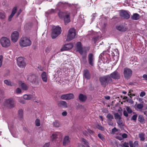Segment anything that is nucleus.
Returning <instances> with one entry per match:
<instances>
[{"instance_id":"1","label":"nucleus","mask_w":147,"mask_h":147,"mask_svg":"<svg viewBox=\"0 0 147 147\" xmlns=\"http://www.w3.org/2000/svg\"><path fill=\"white\" fill-rule=\"evenodd\" d=\"M71 13V12L69 11L62 12L60 11L58 13V15L60 18H63L65 24H66L71 21L70 17Z\"/></svg>"},{"instance_id":"2","label":"nucleus","mask_w":147,"mask_h":147,"mask_svg":"<svg viewBox=\"0 0 147 147\" xmlns=\"http://www.w3.org/2000/svg\"><path fill=\"white\" fill-rule=\"evenodd\" d=\"M99 80L101 85L104 87L113 82L112 79L109 75L100 77Z\"/></svg>"},{"instance_id":"3","label":"nucleus","mask_w":147,"mask_h":147,"mask_svg":"<svg viewBox=\"0 0 147 147\" xmlns=\"http://www.w3.org/2000/svg\"><path fill=\"white\" fill-rule=\"evenodd\" d=\"M19 44L21 47H27L31 45V42L29 38L26 37H23L21 38Z\"/></svg>"},{"instance_id":"4","label":"nucleus","mask_w":147,"mask_h":147,"mask_svg":"<svg viewBox=\"0 0 147 147\" xmlns=\"http://www.w3.org/2000/svg\"><path fill=\"white\" fill-rule=\"evenodd\" d=\"M61 28L59 26H57L54 28L52 30L51 37L53 39H54L58 36L61 32Z\"/></svg>"},{"instance_id":"5","label":"nucleus","mask_w":147,"mask_h":147,"mask_svg":"<svg viewBox=\"0 0 147 147\" xmlns=\"http://www.w3.org/2000/svg\"><path fill=\"white\" fill-rule=\"evenodd\" d=\"M76 35L75 29L73 28L70 29L68 32L66 40L68 41L71 40L74 38Z\"/></svg>"},{"instance_id":"6","label":"nucleus","mask_w":147,"mask_h":147,"mask_svg":"<svg viewBox=\"0 0 147 147\" xmlns=\"http://www.w3.org/2000/svg\"><path fill=\"white\" fill-rule=\"evenodd\" d=\"M0 42L1 45L4 47H8L11 45L9 39L6 37L1 38L0 40Z\"/></svg>"},{"instance_id":"7","label":"nucleus","mask_w":147,"mask_h":147,"mask_svg":"<svg viewBox=\"0 0 147 147\" xmlns=\"http://www.w3.org/2000/svg\"><path fill=\"white\" fill-rule=\"evenodd\" d=\"M123 73L124 77L126 79H128L132 76V71L130 69L125 68L123 69Z\"/></svg>"},{"instance_id":"8","label":"nucleus","mask_w":147,"mask_h":147,"mask_svg":"<svg viewBox=\"0 0 147 147\" xmlns=\"http://www.w3.org/2000/svg\"><path fill=\"white\" fill-rule=\"evenodd\" d=\"M5 107L9 108H12L14 107V100L12 98H9L6 100L4 103Z\"/></svg>"},{"instance_id":"9","label":"nucleus","mask_w":147,"mask_h":147,"mask_svg":"<svg viewBox=\"0 0 147 147\" xmlns=\"http://www.w3.org/2000/svg\"><path fill=\"white\" fill-rule=\"evenodd\" d=\"M19 34L17 31L13 32L11 34V41L14 43L16 42L19 38Z\"/></svg>"},{"instance_id":"10","label":"nucleus","mask_w":147,"mask_h":147,"mask_svg":"<svg viewBox=\"0 0 147 147\" xmlns=\"http://www.w3.org/2000/svg\"><path fill=\"white\" fill-rule=\"evenodd\" d=\"M17 61L18 65L20 67H23L26 65V60L22 57H18Z\"/></svg>"},{"instance_id":"11","label":"nucleus","mask_w":147,"mask_h":147,"mask_svg":"<svg viewBox=\"0 0 147 147\" xmlns=\"http://www.w3.org/2000/svg\"><path fill=\"white\" fill-rule=\"evenodd\" d=\"M60 98L62 99L68 100L74 98V95L72 93H69L61 95Z\"/></svg>"},{"instance_id":"12","label":"nucleus","mask_w":147,"mask_h":147,"mask_svg":"<svg viewBox=\"0 0 147 147\" xmlns=\"http://www.w3.org/2000/svg\"><path fill=\"white\" fill-rule=\"evenodd\" d=\"M109 76L111 78L115 80H118L120 77V74L116 70L111 73Z\"/></svg>"},{"instance_id":"13","label":"nucleus","mask_w":147,"mask_h":147,"mask_svg":"<svg viewBox=\"0 0 147 147\" xmlns=\"http://www.w3.org/2000/svg\"><path fill=\"white\" fill-rule=\"evenodd\" d=\"M120 16L122 18L127 19L130 18L129 14L126 11H121L120 12Z\"/></svg>"},{"instance_id":"14","label":"nucleus","mask_w":147,"mask_h":147,"mask_svg":"<svg viewBox=\"0 0 147 147\" xmlns=\"http://www.w3.org/2000/svg\"><path fill=\"white\" fill-rule=\"evenodd\" d=\"M74 45L72 43H70L65 45L61 49L62 51L67 50L71 49Z\"/></svg>"},{"instance_id":"15","label":"nucleus","mask_w":147,"mask_h":147,"mask_svg":"<svg viewBox=\"0 0 147 147\" xmlns=\"http://www.w3.org/2000/svg\"><path fill=\"white\" fill-rule=\"evenodd\" d=\"M83 78L87 80L89 79L91 77V75L89 71L86 69L84 70L83 74Z\"/></svg>"},{"instance_id":"16","label":"nucleus","mask_w":147,"mask_h":147,"mask_svg":"<svg viewBox=\"0 0 147 147\" xmlns=\"http://www.w3.org/2000/svg\"><path fill=\"white\" fill-rule=\"evenodd\" d=\"M76 48L79 53L82 54L83 53L82 49L81 43L80 42H78L76 44Z\"/></svg>"},{"instance_id":"17","label":"nucleus","mask_w":147,"mask_h":147,"mask_svg":"<svg viewBox=\"0 0 147 147\" xmlns=\"http://www.w3.org/2000/svg\"><path fill=\"white\" fill-rule=\"evenodd\" d=\"M88 58V62L89 64L92 66L93 65L94 59L93 54L92 53H90L89 55Z\"/></svg>"},{"instance_id":"18","label":"nucleus","mask_w":147,"mask_h":147,"mask_svg":"<svg viewBox=\"0 0 147 147\" xmlns=\"http://www.w3.org/2000/svg\"><path fill=\"white\" fill-rule=\"evenodd\" d=\"M23 98L24 99L27 100H30L32 99L35 98V95L34 94H24L23 96Z\"/></svg>"},{"instance_id":"19","label":"nucleus","mask_w":147,"mask_h":147,"mask_svg":"<svg viewBox=\"0 0 147 147\" xmlns=\"http://www.w3.org/2000/svg\"><path fill=\"white\" fill-rule=\"evenodd\" d=\"M116 28L118 30L121 32L125 31L127 29V27L123 25L117 26H116Z\"/></svg>"},{"instance_id":"20","label":"nucleus","mask_w":147,"mask_h":147,"mask_svg":"<svg viewBox=\"0 0 147 147\" xmlns=\"http://www.w3.org/2000/svg\"><path fill=\"white\" fill-rule=\"evenodd\" d=\"M70 142V138L68 136H67L64 138L63 141V145L65 146L68 145Z\"/></svg>"},{"instance_id":"21","label":"nucleus","mask_w":147,"mask_h":147,"mask_svg":"<svg viewBox=\"0 0 147 147\" xmlns=\"http://www.w3.org/2000/svg\"><path fill=\"white\" fill-rule=\"evenodd\" d=\"M17 8L16 7H14L13 8L12 10L11 13L8 18V20L9 21H10L11 20L12 18L17 12Z\"/></svg>"},{"instance_id":"22","label":"nucleus","mask_w":147,"mask_h":147,"mask_svg":"<svg viewBox=\"0 0 147 147\" xmlns=\"http://www.w3.org/2000/svg\"><path fill=\"white\" fill-rule=\"evenodd\" d=\"M41 77L42 81L45 82H47V78L46 73L43 71L41 74Z\"/></svg>"},{"instance_id":"23","label":"nucleus","mask_w":147,"mask_h":147,"mask_svg":"<svg viewBox=\"0 0 147 147\" xmlns=\"http://www.w3.org/2000/svg\"><path fill=\"white\" fill-rule=\"evenodd\" d=\"M79 100L82 102H84L87 99L86 96L82 94H80L79 96Z\"/></svg>"},{"instance_id":"24","label":"nucleus","mask_w":147,"mask_h":147,"mask_svg":"<svg viewBox=\"0 0 147 147\" xmlns=\"http://www.w3.org/2000/svg\"><path fill=\"white\" fill-rule=\"evenodd\" d=\"M144 105L142 104L139 103L137 105L136 109L137 111H141L142 110V109Z\"/></svg>"},{"instance_id":"25","label":"nucleus","mask_w":147,"mask_h":147,"mask_svg":"<svg viewBox=\"0 0 147 147\" xmlns=\"http://www.w3.org/2000/svg\"><path fill=\"white\" fill-rule=\"evenodd\" d=\"M20 86L22 87V89L24 90H27L28 88V87L27 86L26 84L22 82L20 83Z\"/></svg>"},{"instance_id":"26","label":"nucleus","mask_w":147,"mask_h":147,"mask_svg":"<svg viewBox=\"0 0 147 147\" xmlns=\"http://www.w3.org/2000/svg\"><path fill=\"white\" fill-rule=\"evenodd\" d=\"M140 17V15L139 14L137 13H135L133 15L131 18L133 20H137L139 19Z\"/></svg>"},{"instance_id":"27","label":"nucleus","mask_w":147,"mask_h":147,"mask_svg":"<svg viewBox=\"0 0 147 147\" xmlns=\"http://www.w3.org/2000/svg\"><path fill=\"white\" fill-rule=\"evenodd\" d=\"M59 104L63 106L64 107H67V104L66 102L64 101H61L59 102Z\"/></svg>"},{"instance_id":"28","label":"nucleus","mask_w":147,"mask_h":147,"mask_svg":"<svg viewBox=\"0 0 147 147\" xmlns=\"http://www.w3.org/2000/svg\"><path fill=\"white\" fill-rule=\"evenodd\" d=\"M57 138V135L56 133L53 134L51 137V139L52 141H54Z\"/></svg>"},{"instance_id":"29","label":"nucleus","mask_w":147,"mask_h":147,"mask_svg":"<svg viewBox=\"0 0 147 147\" xmlns=\"http://www.w3.org/2000/svg\"><path fill=\"white\" fill-rule=\"evenodd\" d=\"M53 125L56 127H58L60 126V123L59 121L57 120H55L53 122Z\"/></svg>"},{"instance_id":"30","label":"nucleus","mask_w":147,"mask_h":147,"mask_svg":"<svg viewBox=\"0 0 147 147\" xmlns=\"http://www.w3.org/2000/svg\"><path fill=\"white\" fill-rule=\"evenodd\" d=\"M4 83L7 85L11 86L12 85V83L9 80H6L4 81Z\"/></svg>"},{"instance_id":"31","label":"nucleus","mask_w":147,"mask_h":147,"mask_svg":"<svg viewBox=\"0 0 147 147\" xmlns=\"http://www.w3.org/2000/svg\"><path fill=\"white\" fill-rule=\"evenodd\" d=\"M144 134L142 133L139 134V137L140 140L141 141H144L145 140Z\"/></svg>"},{"instance_id":"32","label":"nucleus","mask_w":147,"mask_h":147,"mask_svg":"<svg viewBox=\"0 0 147 147\" xmlns=\"http://www.w3.org/2000/svg\"><path fill=\"white\" fill-rule=\"evenodd\" d=\"M114 115L115 116V117L116 120L121 119V117L118 113H115L114 114Z\"/></svg>"},{"instance_id":"33","label":"nucleus","mask_w":147,"mask_h":147,"mask_svg":"<svg viewBox=\"0 0 147 147\" xmlns=\"http://www.w3.org/2000/svg\"><path fill=\"white\" fill-rule=\"evenodd\" d=\"M107 117L109 120H111L112 119H113V115L111 114H110L109 113L107 115Z\"/></svg>"},{"instance_id":"34","label":"nucleus","mask_w":147,"mask_h":147,"mask_svg":"<svg viewBox=\"0 0 147 147\" xmlns=\"http://www.w3.org/2000/svg\"><path fill=\"white\" fill-rule=\"evenodd\" d=\"M18 114L20 117H22L23 115V111L22 109H20L18 111Z\"/></svg>"},{"instance_id":"35","label":"nucleus","mask_w":147,"mask_h":147,"mask_svg":"<svg viewBox=\"0 0 147 147\" xmlns=\"http://www.w3.org/2000/svg\"><path fill=\"white\" fill-rule=\"evenodd\" d=\"M5 17V15L4 13L0 12V18L2 19H4Z\"/></svg>"},{"instance_id":"36","label":"nucleus","mask_w":147,"mask_h":147,"mask_svg":"<svg viewBox=\"0 0 147 147\" xmlns=\"http://www.w3.org/2000/svg\"><path fill=\"white\" fill-rule=\"evenodd\" d=\"M35 123L36 125L37 126H39L40 125V120L38 119H37L35 121Z\"/></svg>"},{"instance_id":"37","label":"nucleus","mask_w":147,"mask_h":147,"mask_svg":"<svg viewBox=\"0 0 147 147\" xmlns=\"http://www.w3.org/2000/svg\"><path fill=\"white\" fill-rule=\"evenodd\" d=\"M138 120L140 122H143L144 120L143 116L141 115H139L138 117Z\"/></svg>"},{"instance_id":"38","label":"nucleus","mask_w":147,"mask_h":147,"mask_svg":"<svg viewBox=\"0 0 147 147\" xmlns=\"http://www.w3.org/2000/svg\"><path fill=\"white\" fill-rule=\"evenodd\" d=\"M96 127L97 128H98V129L102 131H103L104 130V128L102 126L98 124L96 126Z\"/></svg>"},{"instance_id":"39","label":"nucleus","mask_w":147,"mask_h":147,"mask_svg":"<svg viewBox=\"0 0 147 147\" xmlns=\"http://www.w3.org/2000/svg\"><path fill=\"white\" fill-rule=\"evenodd\" d=\"M126 109L129 113H131L132 112V110L129 107H127Z\"/></svg>"},{"instance_id":"40","label":"nucleus","mask_w":147,"mask_h":147,"mask_svg":"<svg viewBox=\"0 0 147 147\" xmlns=\"http://www.w3.org/2000/svg\"><path fill=\"white\" fill-rule=\"evenodd\" d=\"M115 53L113 52V54H112V55L113 56H117V55H119V53L118 50L117 49H115Z\"/></svg>"},{"instance_id":"41","label":"nucleus","mask_w":147,"mask_h":147,"mask_svg":"<svg viewBox=\"0 0 147 147\" xmlns=\"http://www.w3.org/2000/svg\"><path fill=\"white\" fill-rule=\"evenodd\" d=\"M118 131V129H117L115 127H114L112 130V134H114L116 133V132Z\"/></svg>"},{"instance_id":"42","label":"nucleus","mask_w":147,"mask_h":147,"mask_svg":"<svg viewBox=\"0 0 147 147\" xmlns=\"http://www.w3.org/2000/svg\"><path fill=\"white\" fill-rule=\"evenodd\" d=\"M3 57L2 55H0V67L2 65V62L3 61Z\"/></svg>"},{"instance_id":"43","label":"nucleus","mask_w":147,"mask_h":147,"mask_svg":"<svg viewBox=\"0 0 147 147\" xmlns=\"http://www.w3.org/2000/svg\"><path fill=\"white\" fill-rule=\"evenodd\" d=\"M98 137L100 138L103 141L104 140V138L102 136L101 134H98Z\"/></svg>"},{"instance_id":"44","label":"nucleus","mask_w":147,"mask_h":147,"mask_svg":"<svg viewBox=\"0 0 147 147\" xmlns=\"http://www.w3.org/2000/svg\"><path fill=\"white\" fill-rule=\"evenodd\" d=\"M16 92L17 94L20 93L21 92V90L19 88H18L16 90Z\"/></svg>"},{"instance_id":"45","label":"nucleus","mask_w":147,"mask_h":147,"mask_svg":"<svg viewBox=\"0 0 147 147\" xmlns=\"http://www.w3.org/2000/svg\"><path fill=\"white\" fill-rule=\"evenodd\" d=\"M146 95V93L144 91L141 92L140 94V96L141 97H143L145 96Z\"/></svg>"},{"instance_id":"46","label":"nucleus","mask_w":147,"mask_h":147,"mask_svg":"<svg viewBox=\"0 0 147 147\" xmlns=\"http://www.w3.org/2000/svg\"><path fill=\"white\" fill-rule=\"evenodd\" d=\"M117 123L119 125H121L122 124V121L121 120V119L117 120Z\"/></svg>"},{"instance_id":"47","label":"nucleus","mask_w":147,"mask_h":147,"mask_svg":"<svg viewBox=\"0 0 147 147\" xmlns=\"http://www.w3.org/2000/svg\"><path fill=\"white\" fill-rule=\"evenodd\" d=\"M87 131L89 134V135L93 134V131L89 129H87Z\"/></svg>"},{"instance_id":"48","label":"nucleus","mask_w":147,"mask_h":147,"mask_svg":"<svg viewBox=\"0 0 147 147\" xmlns=\"http://www.w3.org/2000/svg\"><path fill=\"white\" fill-rule=\"evenodd\" d=\"M18 100L22 104L25 103V101L23 100L22 99L20 98H18Z\"/></svg>"},{"instance_id":"49","label":"nucleus","mask_w":147,"mask_h":147,"mask_svg":"<svg viewBox=\"0 0 147 147\" xmlns=\"http://www.w3.org/2000/svg\"><path fill=\"white\" fill-rule=\"evenodd\" d=\"M142 77L144 80L147 81V74H144L142 76Z\"/></svg>"},{"instance_id":"50","label":"nucleus","mask_w":147,"mask_h":147,"mask_svg":"<svg viewBox=\"0 0 147 147\" xmlns=\"http://www.w3.org/2000/svg\"><path fill=\"white\" fill-rule=\"evenodd\" d=\"M123 146L124 147H129L128 146V144L126 142H124L123 143Z\"/></svg>"},{"instance_id":"51","label":"nucleus","mask_w":147,"mask_h":147,"mask_svg":"<svg viewBox=\"0 0 147 147\" xmlns=\"http://www.w3.org/2000/svg\"><path fill=\"white\" fill-rule=\"evenodd\" d=\"M137 115H133L132 117V119L134 120H135L137 118Z\"/></svg>"},{"instance_id":"52","label":"nucleus","mask_w":147,"mask_h":147,"mask_svg":"<svg viewBox=\"0 0 147 147\" xmlns=\"http://www.w3.org/2000/svg\"><path fill=\"white\" fill-rule=\"evenodd\" d=\"M123 114L124 116L125 117H127L128 116V114L127 112L125 111H124L123 112Z\"/></svg>"},{"instance_id":"53","label":"nucleus","mask_w":147,"mask_h":147,"mask_svg":"<svg viewBox=\"0 0 147 147\" xmlns=\"http://www.w3.org/2000/svg\"><path fill=\"white\" fill-rule=\"evenodd\" d=\"M54 10L53 9H51V10H49L48 11L47 13H53L54 12Z\"/></svg>"},{"instance_id":"54","label":"nucleus","mask_w":147,"mask_h":147,"mask_svg":"<svg viewBox=\"0 0 147 147\" xmlns=\"http://www.w3.org/2000/svg\"><path fill=\"white\" fill-rule=\"evenodd\" d=\"M122 136L123 138H125L127 137V135L126 134L124 133L122 134Z\"/></svg>"},{"instance_id":"55","label":"nucleus","mask_w":147,"mask_h":147,"mask_svg":"<svg viewBox=\"0 0 147 147\" xmlns=\"http://www.w3.org/2000/svg\"><path fill=\"white\" fill-rule=\"evenodd\" d=\"M49 143H46L44 145L43 147H49Z\"/></svg>"},{"instance_id":"56","label":"nucleus","mask_w":147,"mask_h":147,"mask_svg":"<svg viewBox=\"0 0 147 147\" xmlns=\"http://www.w3.org/2000/svg\"><path fill=\"white\" fill-rule=\"evenodd\" d=\"M67 113L66 111H64L62 113V114L63 116H65L67 115Z\"/></svg>"},{"instance_id":"57","label":"nucleus","mask_w":147,"mask_h":147,"mask_svg":"<svg viewBox=\"0 0 147 147\" xmlns=\"http://www.w3.org/2000/svg\"><path fill=\"white\" fill-rule=\"evenodd\" d=\"M129 144L130 147H134L133 146V142L132 141H130L129 142Z\"/></svg>"},{"instance_id":"58","label":"nucleus","mask_w":147,"mask_h":147,"mask_svg":"<svg viewBox=\"0 0 147 147\" xmlns=\"http://www.w3.org/2000/svg\"><path fill=\"white\" fill-rule=\"evenodd\" d=\"M110 121L111 120H110L109 121H108V123L109 125L112 126L113 125V123L112 122H111Z\"/></svg>"},{"instance_id":"59","label":"nucleus","mask_w":147,"mask_h":147,"mask_svg":"<svg viewBox=\"0 0 147 147\" xmlns=\"http://www.w3.org/2000/svg\"><path fill=\"white\" fill-rule=\"evenodd\" d=\"M138 142H137V141H135L134 143V147H136V146L137 145H138Z\"/></svg>"},{"instance_id":"60","label":"nucleus","mask_w":147,"mask_h":147,"mask_svg":"<svg viewBox=\"0 0 147 147\" xmlns=\"http://www.w3.org/2000/svg\"><path fill=\"white\" fill-rule=\"evenodd\" d=\"M96 16V13H93L92 14V19H94L95 18V17Z\"/></svg>"},{"instance_id":"61","label":"nucleus","mask_w":147,"mask_h":147,"mask_svg":"<svg viewBox=\"0 0 147 147\" xmlns=\"http://www.w3.org/2000/svg\"><path fill=\"white\" fill-rule=\"evenodd\" d=\"M57 5H58V6H60V5H61V6H63V3L62 2H59Z\"/></svg>"},{"instance_id":"62","label":"nucleus","mask_w":147,"mask_h":147,"mask_svg":"<svg viewBox=\"0 0 147 147\" xmlns=\"http://www.w3.org/2000/svg\"><path fill=\"white\" fill-rule=\"evenodd\" d=\"M50 51L49 48H47L45 50V51L47 52H49Z\"/></svg>"},{"instance_id":"63","label":"nucleus","mask_w":147,"mask_h":147,"mask_svg":"<svg viewBox=\"0 0 147 147\" xmlns=\"http://www.w3.org/2000/svg\"><path fill=\"white\" fill-rule=\"evenodd\" d=\"M83 133L84 134V135H87V131H84L83 132Z\"/></svg>"},{"instance_id":"64","label":"nucleus","mask_w":147,"mask_h":147,"mask_svg":"<svg viewBox=\"0 0 147 147\" xmlns=\"http://www.w3.org/2000/svg\"><path fill=\"white\" fill-rule=\"evenodd\" d=\"M116 138H117L119 140H122V138L121 137H117Z\"/></svg>"}]
</instances>
